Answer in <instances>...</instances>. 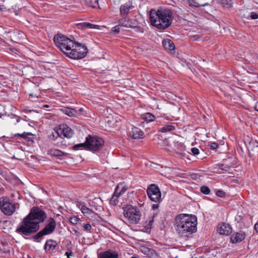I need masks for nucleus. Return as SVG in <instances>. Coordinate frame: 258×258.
Instances as JSON below:
<instances>
[{"label": "nucleus", "instance_id": "13", "mask_svg": "<svg viewBox=\"0 0 258 258\" xmlns=\"http://www.w3.org/2000/svg\"><path fill=\"white\" fill-rule=\"evenodd\" d=\"M217 231L221 235H228L232 232V229L229 224L222 223L217 226Z\"/></svg>", "mask_w": 258, "mask_h": 258}, {"label": "nucleus", "instance_id": "54", "mask_svg": "<svg viewBox=\"0 0 258 258\" xmlns=\"http://www.w3.org/2000/svg\"><path fill=\"white\" fill-rule=\"evenodd\" d=\"M152 223V221H150L149 222V225H150V224H151V223Z\"/></svg>", "mask_w": 258, "mask_h": 258}, {"label": "nucleus", "instance_id": "56", "mask_svg": "<svg viewBox=\"0 0 258 258\" xmlns=\"http://www.w3.org/2000/svg\"><path fill=\"white\" fill-rule=\"evenodd\" d=\"M196 258H197V257H196Z\"/></svg>", "mask_w": 258, "mask_h": 258}, {"label": "nucleus", "instance_id": "49", "mask_svg": "<svg viewBox=\"0 0 258 258\" xmlns=\"http://www.w3.org/2000/svg\"><path fill=\"white\" fill-rule=\"evenodd\" d=\"M21 120V118L19 116H16V123H18Z\"/></svg>", "mask_w": 258, "mask_h": 258}, {"label": "nucleus", "instance_id": "24", "mask_svg": "<svg viewBox=\"0 0 258 258\" xmlns=\"http://www.w3.org/2000/svg\"><path fill=\"white\" fill-rule=\"evenodd\" d=\"M77 206L80 209L81 212L86 215H90L92 214H94V212H93L90 209L87 207L86 206L82 205L81 203H77Z\"/></svg>", "mask_w": 258, "mask_h": 258}, {"label": "nucleus", "instance_id": "8", "mask_svg": "<svg viewBox=\"0 0 258 258\" xmlns=\"http://www.w3.org/2000/svg\"><path fill=\"white\" fill-rule=\"evenodd\" d=\"M34 222L39 225L43 222L47 218L45 212L40 208L36 207H33L29 214L27 215Z\"/></svg>", "mask_w": 258, "mask_h": 258}, {"label": "nucleus", "instance_id": "41", "mask_svg": "<svg viewBox=\"0 0 258 258\" xmlns=\"http://www.w3.org/2000/svg\"><path fill=\"white\" fill-rule=\"evenodd\" d=\"M83 228L85 230L90 231L92 228V226L90 224L86 223L83 225Z\"/></svg>", "mask_w": 258, "mask_h": 258}, {"label": "nucleus", "instance_id": "19", "mask_svg": "<svg viewBox=\"0 0 258 258\" xmlns=\"http://www.w3.org/2000/svg\"><path fill=\"white\" fill-rule=\"evenodd\" d=\"M127 188L128 187L124 182H121L117 184L114 191L115 192V194L120 196L126 191Z\"/></svg>", "mask_w": 258, "mask_h": 258}, {"label": "nucleus", "instance_id": "25", "mask_svg": "<svg viewBox=\"0 0 258 258\" xmlns=\"http://www.w3.org/2000/svg\"><path fill=\"white\" fill-rule=\"evenodd\" d=\"M122 19L118 20V23L119 26L130 28L131 27L130 20H127L126 17H122Z\"/></svg>", "mask_w": 258, "mask_h": 258}, {"label": "nucleus", "instance_id": "50", "mask_svg": "<svg viewBox=\"0 0 258 258\" xmlns=\"http://www.w3.org/2000/svg\"><path fill=\"white\" fill-rule=\"evenodd\" d=\"M158 205H155L154 204V205H153V208L154 209L157 208H158Z\"/></svg>", "mask_w": 258, "mask_h": 258}, {"label": "nucleus", "instance_id": "39", "mask_svg": "<svg viewBox=\"0 0 258 258\" xmlns=\"http://www.w3.org/2000/svg\"><path fill=\"white\" fill-rule=\"evenodd\" d=\"M191 152L194 155H197L199 154V150L197 148H192L191 149Z\"/></svg>", "mask_w": 258, "mask_h": 258}, {"label": "nucleus", "instance_id": "14", "mask_svg": "<svg viewBox=\"0 0 258 258\" xmlns=\"http://www.w3.org/2000/svg\"><path fill=\"white\" fill-rule=\"evenodd\" d=\"M130 137L134 139H142L145 137L144 132L137 127H134L130 132Z\"/></svg>", "mask_w": 258, "mask_h": 258}, {"label": "nucleus", "instance_id": "30", "mask_svg": "<svg viewBox=\"0 0 258 258\" xmlns=\"http://www.w3.org/2000/svg\"><path fill=\"white\" fill-rule=\"evenodd\" d=\"M84 148L88 149V145H87V139L86 140V142L85 143L76 144L73 146V149L74 150H82Z\"/></svg>", "mask_w": 258, "mask_h": 258}, {"label": "nucleus", "instance_id": "40", "mask_svg": "<svg viewBox=\"0 0 258 258\" xmlns=\"http://www.w3.org/2000/svg\"><path fill=\"white\" fill-rule=\"evenodd\" d=\"M216 195L218 197L222 198V197H224L225 196V193L223 190L219 189V190H218L216 191Z\"/></svg>", "mask_w": 258, "mask_h": 258}, {"label": "nucleus", "instance_id": "47", "mask_svg": "<svg viewBox=\"0 0 258 258\" xmlns=\"http://www.w3.org/2000/svg\"><path fill=\"white\" fill-rule=\"evenodd\" d=\"M6 10V8L4 7V6L0 5V11H4Z\"/></svg>", "mask_w": 258, "mask_h": 258}, {"label": "nucleus", "instance_id": "31", "mask_svg": "<svg viewBox=\"0 0 258 258\" xmlns=\"http://www.w3.org/2000/svg\"><path fill=\"white\" fill-rule=\"evenodd\" d=\"M120 196H118V195L115 194V192L114 191V194L110 200V204L114 206L117 205L118 203V198Z\"/></svg>", "mask_w": 258, "mask_h": 258}, {"label": "nucleus", "instance_id": "27", "mask_svg": "<svg viewBox=\"0 0 258 258\" xmlns=\"http://www.w3.org/2000/svg\"><path fill=\"white\" fill-rule=\"evenodd\" d=\"M174 129H175L174 125H173L171 124H165L164 126L159 128V131L161 133H167L168 132L173 131Z\"/></svg>", "mask_w": 258, "mask_h": 258}, {"label": "nucleus", "instance_id": "17", "mask_svg": "<svg viewBox=\"0 0 258 258\" xmlns=\"http://www.w3.org/2000/svg\"><path fill=\"white\" fill-rule=\"evenodd\" d=\"M47 154L50 156L56 157L58 158L63 156L67 157L69 155L68 153H64L59 149L54 148L48 150L47 151Z\"/></svg>", "mask_w": 258, "mask_h": 258}, {"label": "nucleus", "instance_id": "10", "mask_svg": "<svg viewBox=\"0 0 258 258\" xmlns=\"http://www.w3.org/2000/svg\"><path fill=\"white\" fill-rule=\"evenodd\" d=\"M87 145L88 149L92 151H96L103 146L104 141L102 139L96 136H89L87 138Z\"/></svg>", "mask_w": 258, "mask_h": 258}, {"label": "nucleus", "instance_id": "48", "mask_svg": "<svg viewBox=\"0 0 258 258\" xmlns=\"http://www.w3.org/2000/svg\"><path fill=\"white\" fill-rule=\"evenodd\" d=\"M254 108L256 111H258V101L255 103Z\"/></svg>", "mask_w": 258, "mask_h": 258}, {"label": "nucleus", "instance_id": "23", "mask_svg": "<svg viewBox=\"0 0 258 258\" xmlns=\"http://www.w3.org/2000/svg\"><path fill=\"white\" fill-rule=\"evenodd\" d=\"M77 25L79 28L81 29H98L99 27L98 25H94L87 22L81 23Z\"/></svg>", "mask_w": 258, "mask_h": 258}, {"label": "nucleus", "instance_id": "45", "mask_svg": "<svg viewBox=\"0 0 258 258\" xmlns=\"http://www.w3.org/2000/svg\"><path fill=\"white\" fill-rule=\"evenodd\" d=\"M73 254V253L72 252H68V251H67L65 253V255H67L68 258L70 256H72Z\"/></svg>", "mask_w": 258, "mask_h": 258}, {"label": "nucleus", "instance_id": "1", "mask_svg": "<svg viewBox=\"0 0 258 258\" xmlns=\"http://www.w3.org/2000/svg\"><path fill=\"white\" fill-rule=\"evenodd\" d=\"M175 227L180 237H187L197 231V219L195 215L180 214L175 218Z\"/></svg>", "mask_w": 258, "mask_h": 258}, {"label": "nucleus", "instance_id": "34", "mask_svg": "<svg viewBox=\"0 0 258 258\" xmlns=\"http://www.w3.org/2000/svg\"><path fill=\"white\" fill-rule=\"evenodd\" d=\"M44 235H45L44 234V233L42 232V231L41 230L38 233H37L36 235L33 236L32 238L35 241L39 242V241L38 240V239H39L40 238H41L42 236H43Z\"/></svg>", "mask_w": 258, "mask_h": 258}, {"label": "nucleus", "instance_id": "12", "mask_svg": "<svg viewBox=\"0 0 258 258\" xmlns=\"http://www.w3.org/2000/svg\"><path fill=\"white\" fill-rule=\"evenodd\" d=\"M56 227L55 221L53 218H49L48 220V223L45 227L42 230L44 234L46 235L52 233L55 230Z\"/></svg>", "mask_w": 258, "mask_h": 258}, {"label": "nucleus", "instance_id": "16", "mask_svg": "<svg viewBox=\"0 0 258 258\" xmlns=\"http://www.w3.org/2000/svg\"><path fill=\"white\" fill-rule=\"evenodd\" d=\"M133 8L132 3L130 1L121 5L120 7V14L122 17H126L130 10Z\"/></svg>", "mask_w": 258, "mask_h": 258}, {"label": "nucleus", "instance_id": "21", "mask_svg": "<svg viewBox=\"0 0 258 258\" xmlns=\"http://www.w3.org/2000/svg\"><path fill=\"white\" fill-rule=\"evenodd\" d=\"M60 110L69 116H74L77 114V111L75 109L70 107H63L60 109Z\"/></svg>", "mask_w": 258, "mask_h": 258}, {"label": "nucleus", "instance_id": "6", "mask_svg": "<svg viewBox=\"0 0 258 258\" xmlns=\"http://www.w3.org/2000/svg\"><path fill=\"white\" fill-rule=\"evenodd\" d=\"M67 52V56L69 57L79 59L86 56L88 53V49L86 46L75 41L74 47L71 48L69 51Z\"/></svg>", "mask_w": 258, "mask_h": 258}, {"label": "nucleus", "instance_id": "5", "mask_svg": "<svg viewBox=\"0 0 258 258\" xmlns=\"http://www.w3.org/2000/svg\"><path fill=\"white\" fill-rule=\"evenodd\" d=\"M124 217L132 224H138L141 219V213L136 206L127 205L123 210Z\"/></svg>", "mask_w": 258, "mask_h": 258}, {"label": "nucleus", "instance_id": "51", "mask_svg": "<svg viewBox=\"0 0 258 258\" xmlns=\"http://www.w3.org/2000/svg\"><path fill=\"white\" fill-rule=\"evenodd\" d=\"M128 195H129V197H131V196H132L133 195V192L132 191L131 192H128Z\"/></svg>", "mask_w": 258, "mask_h": 258}, {"label": "nucleus", "instance_id": "44", "mask_svg": "<svg viewBox=\"0 0 258 258\" xmlns=\"http://www.w3.org/2000/svg\"><path fill=\"white\" fill-rule=\"evenodd\" d=\"M189 3L190 5L195 7H199L200 6L195 0H190Z\"/></svg>", "mask_w": 258, "mask_h": 258}, {"label": "nucleus", "instance_id": "28", "mask_svg": "<svg viewBox=\"0 0 258 258\" xmlns=\"http://www.w3.org/2000/svg\"><path fill=\"white\" fill-rule=\"evenodd\" d=\"M56 245V242L52 240H48L45 244V249L48 250H53L55 249Z\"/></svg>", "mask_w": 258, "mask_h": 258}, {"label": "nucleus", "instance_id": "22", "mask_svg": "<svg viewBox=\"0 0 258 258\" xmlns=\"http://www.w3.org/2000/svg\"><path fill=\"white\" fill-rule=\"evenodd\" d=\"M141 251L145 254L147 255L148 257H151L156 254L154 250L149 248L146 246H141Z\"/></svg>", "mask_w": 258, "mask_h": 258}, {"label": "nucleus", "instance_id": "32", "mask_svg": "<svg viewBox=\"0 0 258 258\" xmlns=\"http://www.w3.org/2000/svg\"><path fill=\"white\" fill-rule=\"evenodd\" d=\"M221 4L226 8H230L233 6L232 0H221Z\"/></svg>", "mask_w": 258, "mask_h": 258}, {"label": "nucleus", "instance_id": "11", "mask_svg": "<svg viewBox=\"0 0 258 258\" xmlns=\"http://www.w3.org/2000/svg\"><path fill=\"white\" fill-rule=\"evenodd\" d=\"M58 135L62 134L67 138L70 139L74 135V132L72 128L67 124H63L60 125L59 128L57 130Z\"/></svg>", "mask_w": 258, "mask_h": 258}, {"label": "nucleus", "instance_id": "29", "mask_svg": "<svg viewBox=\"0 0 258 258\" xmlns=\"http://www.w3.org/2000/svg\"><path fill=\"white\" fill-rule=\"evenodd\" d=\"M85 4L93 8H99L98 0H85Z\"/></svg>", "mask_w": 258, "mask_h": 258}, {"label": "nucleus", "instance_id": "15", "mask_svg": "<svg viewBox=\"0 0 258 258\" xmlns=\"http://www.w3.org/2000/svg\"><path fill=\"white\" fill-rule=\"evenodd\" d=\"M118 253L116 251L109 249L99 253L98 254V258H118Z\"/></svg>", "mask_w": 258, "mask_h": 258}, {"label": "nucleus", "instance_id": "43", "mask_svg": "<svg viewBox=\"0 0 258 258\" xmlns=\"http://www.w3.org/2000/svg\"><path fill=\"white\" fill-rule=\"evenodd\" d=\"M250 16L251 19H256L258 18V14L255 12H252L250 13Z\"/></svg>", "mask_w": 258, "mask_h": 258}, {"label": "nucleus", "instance_id": "33", "mask_svg": "<svg viewBox=\"0 0 258 258\" xmlns=\"http://www.w3.org/2000/svg\"><path fill=\"white\" fill-rule=\"evenodd\" d=\"M174 156L177 158H187L189 159L187 157V155L184 152H176L174 153Z\"/></svg>", "mask_w": 258, "mask_h": 258}, {"label": "nucleus", "instance_id": "26", "mask_svg": "<svg viewBox=\"0 0 258 258\" xmlns=\"http://www.w3.org/2000/svg\"><path fill=\"white\" fill-rule=\"evenodd\" d=\"M142 118L147 122H151L155 119V116L150 112H147L142 114Z\"/></svg>", "mask_w": 258, "mask_h": 258}, {"label": "nucleus", "instance_id": "55", "mask_svg": "<svg viewBox=\"0 0 258 258\" xmlns=\"http://www.w3.org/2000/svg\"><path fill=\"white\" fill-rule=\"evenodd\" d=\"M30 96H33V95L31 94H30Z\"/></svg>", "mask_w": 258, "mask_h": 258}, {"label": "nucleus", "instance_id": "9", "mask_svg": "<svg viewBox=\"0 0 258 258\" xmlns=\"http://www.w3.org/2000/svg\"><path fill=\"white\" fill-rule=\"evenodd\" d=\"M147 193L149 198L152 201L157 203L161 201L160 189L156 185L153 184L148 186Z\"/></svg>", "mask_w": 258, "mask_h": 258}, {"label": "nucleus", "instance_id": "37", "mask_svg": "<svg viewBox=\"0 0 258 258\" xmlns=\"http://www.w3.org/2000/svg\"><path fill=\"white\" fill-rule=\"evenodd\" d=\"M31 133H23V134H16L14 135V137H20L21 138L26 139L28 138V136L30 135Z\"/></svg>", "mask_w": 258, "mask_h": 258}, {"label": "nucleus", "instance_id": "52", "mask_svg": "<svg viewBox=\"0 0 258 258\" xmlns=\"http://www.w3.org/2000/svg\"><path fill=\"white\" fill-rule=\"evenodd\" d=\"M208 3H206L205 4H203L202 5H201V6H203V7H205L206 6H208Z\"/></svg>", "mask_w": 258, "mask_h": 258}, {"label": "nucleus", "instance_id": "2", "mask_svg": "<svg viewBox=\"0 0 258 258\" xmlns=\"http://www.w3.org/2000/svg\"><path fill=\"white\" fill-rule=\"evenodd\" d=\"M150 16L151 24L159 29H165L171 24L172 12L169 10H152Z\"/></svg>", "mask_w": 258, "mask_h": 258}, {"label": "nucleus", "instance_id": "42", "mask_svg": "<svg viewBox=\"0 0 258 258\" xmlns=\"http://www.w3.org/2000/svg\"><path fill=\"white\" fill-rule=\"evenodd\" d=\"M112 31L113 32H114V33H115V34L118 33L119 32V31H120L119 26V25H117V26H115L113 27L112 28Z\"/></svg>", "mask_w": 258, "mask_h": 258}, {"label": "nucleus", "instance_id": "18", "mask_svg": "<svg viewBox=\"0 0 258 258\" xmlns=\"http://www.w3.org/2000/svg\"><path fill=\"white\" fill-rule=\"evenodd\" d=\"M245 237V234L243 231H239L233 234L231 237L232 243H235L242 241Z\"/></svg>", "mask_w": 258, "mask_h": 258}, {"label": "nucleus", "instance_id": "38", "mask_svg": "<svg viewBox=\"0 0 258 258\" xmlns=\"http://www.w3.org/2000/svg\"><path fill=\"white\" fill-rule=\"evenodd\" d=\"M208 146L211 150H215L218 147V144L216 142H210L208 143Z\"/></svg>", "mask_w": 258, "mask_h": 258}, {"label": "nucleus", "instance_id": "46", "mask_svg": "<svg viewBox=\"0 0 258 258\" xmlns=\"http://www.w3.org/2000/svg\"><path fill=\"white\" fill-rule=\"evenodd\" d=\"M254 228L256 232L258 233V222L255 223L254 226Z\"/></svg>", "mask_w": 258, "mask_h": 258}, {"label": "nucleus", "instance_id": "3", "mask_svg": "<svg viewBox=\"0 0 258 258\" xmlns=\"http://www.w3.org/2000/svg\"><path fill=\"white\" fill-rule=\"evenodd\" d=\"M39 229V225L34 222L28 216L24 218L17 226L16 232L26 236L35 233Z\"/></svg>", "mask_w": 258, "mask_h": 258}, {"label": "nucleus", "instance_id": "53", "mask_svg": "<svg viewBox=\"0 0 258 258\" xmlns=\"http://www.w3.org/2000/svg\"><path fill=\"white\" fill-rule=\"evenodd\" d=\"M255 62L258 64V57L255 59Z\"/></svg>", "mask_w": 258, "mask_h": 258}, {"label": "nucleus", "instance_id": "35", "mask_svg": "<svg viewBox=\"0 0 258 258\" xmlns=\"http://www.w3.org/2000/svg\"><path fill=\"white\" fill-rule=\"evenodd\" d=\"M80 220V219L78 216H73L70 218V222L74 225L77 224Z\"/></svg>", "mask_w": 258, "mask_h": 258}, {"label": "nucleus", "instance_id": "36", "mask_svg": "<svg viewBox=\"0 0 258 258\" xmlns=\"http://www.w3.org/2000/svg\"><path fill=\"white\" fill-rule=\"evenodd\" d=\"M201 191L205 195H208L210 192V189L207 186H203L201 187Z\"/></svg>", "mask_w": 258, "mask_h": 258}, {"label": "nucleus", "instance_id": "7", "mask_svg": "<svg viewBox=\"0 0 258 258\" xmlns=\"http://www.w3.org/2000/svg\"><path fill=\"white\" fill-rule=\"evenodd\" d=\"M19 208L18 204L11 203L9 198L7 197L0 198V209L5 215L11 216Z\"/></svg>", "mask_w": 258, "mask_h": 258}, {"label": "nucleus", "instance_id": "4", "mask_svg": "<svg viewBox=\"0 0 258 258\" xmlns=\"http://www.w3.org/2000/svg\"><path fill=\"white\" fill-rule=\"evenodd\" d=\"M53 41L56 46L66 55L67 51H69L75 44V41L60 34L54 36Z\"/></svg>", "mask_w": 258, "mask_h": 258}, {"label": "nucleus", "instance_id": "20", "mask_svg": "<svg viewBox=\"0 0 258 258\" xmlns=\"http://www.w3.org/2000/svg\"><path fill=\"white\" fill-rule=\"evenodd\" d=\"M162 44L164 48L168 51H172L175 49V46L173 42L169 39H164L162 41Z\"/></svg>", "mask_w": 258, "mask_h": 258}]
</instances>
